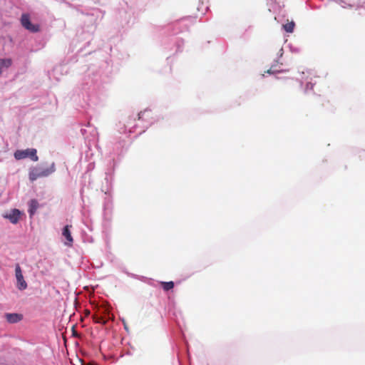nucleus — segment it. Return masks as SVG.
<instances>
[{
  "label": "nucleus",
  "instance_id": "nucleus-9",
  "mask_svg": "<svg viewBox=\"0 0 365 365\" xmlns=\"http://www.w3.org/2000/svg\"><path fill=\"white\" fill-rule=\"evenodd\" d=\"M153 113L150 110L145 109L138 115V120H148L153 118Z\"/></svg>",
  "mask_w": 365,
  "mask_h": 365
},
{
  "label": "nucleus",
  "instance_id": "nucleus-1",
  "mask_svg": "<svg viewBox=\"0 0 365 365\" xmlns=\"http://www.w3.org/2000/svg\"><path fill=\"white\" fill-rule=\"evenodd\" d=\"M54 171L53 165L50 168H44L38 166L34 168L29 172V179L31 181H34L36 179L42 177H46Z\"/></svg>",
  "mask_w": 365,
  "mask_h": 365
},
{
  "label": "nucleus",
  "instance_id": "nucleus-11",
  "mask_svg": "<svg viewBox=\"0 0 365 365\" xmlns=\"http://www.w3.org/2000/svg\"><path fill=\"white\" fill-rule=\"evenodd\" d=\"M295 27V23L293 21H289L283 24V29L288 33H292Z\"/></svg>",
  "mask_w": 365,
  "mask_h": 365
},
{
  "label": "nucleus",
  "instance_id": "nucleus-12",
  "mask_svg": "<svg viewBox=\"0 0 365 365\" xmlns=\"http://www.w3.org/2000/svg\"><path fill=\"white\" fill-rule=\"evenodd\" d=\"M162 287L165 291H169L174 287L173 282H161Z\"/></svg>",
  "mask_w": 365,
  "mask_h": 365
},
{
  "label": "nucleus",
  "instance_id": "nucleus-10",
  "mask_svg": "<svg viewBox=\"0 0 365 365\" xmlns=\"http://www.w3.org/2000/svg\"><path fill=\"white\" fill-rule=\"evenodd\" d=\"M12 64L11 58H1L0 59V75L2 73L3 68H9Z\"/></svg>",
  "mask_w": 365,
  "mask_h": 365
},
{
  "label": "nucleus",
  "instance_id": "nucleus-5",
  "mask_svg": "<svg viewBox=\"0 0 365 365\" xmlns=\"http://www.w3.org/2000/svg\"><path fill=\"white\" fill-rule=\"evenodd\" d=\"M21 217V212L17 209L12 210L9 213L4 215V217L8 219L11 223L16 224Z\"/></svg>",
  "mask_w": 365,
  "mask_h": 365
},
{
  "label": "nucleus",
  "instance_id": "nucleus-13",
  "mask_svg": "<svg viewBox=\"0 0 365 365\" xmlns=\"http://www.w3.org/2000/svg\"><path fill=\"white\" fill-rule=\"evenodd\" d=\"M93 319L95 323L102 324H105L106 323V319H104L102 317H99L96 314L93 316Z\"/></svg>",
  "mask_w": 365,
  "mask_h": 365
},
{
  "label": "nucleus",
  "instance_id": "nucleus-3",
  "mask_svg": "<svg viewBox=\"0 0 365 365\" xmlns=\"http://www.w3.org/2000/svg\"><path fill=\"white\" fill-rule=\"evenodd\" d=\"M21 24L24 28L32 33H36L40 31V26L38 24H31L28 14H23L21 15Z\"/></svg>",
  "mask_w": 365,
  "mask_h": 365
},
{
  "label": "nucleus",
  "instance_id": "nucleus-15",
  "mask_svg": "<svg viewBox=\"0 0 365 365\" xmlns=\"http://www.w3.org/2000/svg\"><path fill=\"white\" fill-rule=\"evenodd\" d=\"M278 72L277 70H276L275 68H274L273 66H272L269 69L267 70V73L271 74V73H277Z\"/></svg>",
  "mask_w": 365,
  "mask_h": 365
},
{
  "label": "nucleus",
  "instance_id": "nucleus-8",
  "mask_svg": "<svg viewBox=\"0 0 365 365\" xmlns=\"http://www.w3.org/2000/svg\"><path fill=\"white\" fill-rule=\"evenodd\" d=\"M29 205V208L28 212L29 213L30 217H32L35 214L37 209L38 208L39 204L36 200L33 199L30 200Z\"/></svg>",
  "mask_w": 365,
  "mask_h": 365
},
{
  "label": "nucleus",
  "instance_id": "nucleus-6",
  "mask_svg": "<svg viewBox=\"0 0 365 365\" xmlns=\"http://www.w3.org/2000/svg\"><path fill=\"white\" fill-rule=\"evenodd\" d=\"M71 227H72L71 225H68L65 226V227L63 228V232H62L63 236L67 240V242H65V244L68 246H71V245L73 242V239L71 236V233L70 231V228H71Z\"/></svg>",
  "mask_w": 365,
  "mask_h": 365
},
{
  "label": "nucleus",
  "instance_id": "nucleus-14",
  "mask_svg": "<svg viewBox=\"0 0 365 365\" xmlns=\"http://www.w3.org/2000/svg\"><path fill=\"white\" fill-rule=\"evenodd\" d=\"M314 84L312 83H307L306 85L305 90L307 91L308 90H312L313 89Z\"/></svg>",
  "mask_w": 365,
  "mask_h": 365
},
{
  "label": "nucleus",
  "instance_id": "nucleus-4",
  "mask_svg": "<svg viewBox=\"0 0 365 365\" xmlns=\"http://www.w3.org/2000/svg\"><path fill=\"white\" fill-rule=\"evenodd\" d=\"M15 275H16V281H17L16 287L19 290L26 289L27 288V283L24 280V278L23 274H22V271H21V267L19 266V264L16 265Z\"/></svg>",
  "mask_w": 365,
  "mask_h": 365
},
{
  "label": "nucleus",
  "instance_id": "nucleus-2",
  "mask_svg": "<svg viewBox=\"0 0 365 365\" xmlns=\"http://www.w3.org/2000/svg\"><path fill=\"white\" fill-rule=\"evenodd\" d=\"M14 158L16 160H21L26 158H31L33 161H37L38 160V158L37 156V151L34 148L17 150L14 153Z\"/></svg>",
  "mask_w": 365,
  "mask_h": 365
},
{
  "label": "nucleus",
  "instance_id": "nucleus-16",
  "mask_svg": "<svg viewBox=\"0 0 365 365\" xmlns=\"http://www.w3.org/2000/svg\"><path fill=\"white\" fill-rule=\"evenodd\" d=\"M90 314V312L88 310H86V315H88Z\"/></svg>",
  "mask_w": 365,
  "mask_h": 365
},
{
  "label": "nucleus",
  "instance_id": "nucleus-7",
  "mask_svg": "<svg viewBox=\"0 0 365 365\" xmlns=\"http://www.w3.org/2000/svg\"><path fill=\"white\" fill-rule=\"evenodd\" d=\"M5 318L8 322L14 324L20 322L23 317L21 314L17 313H8L6 314Z\"/></svg>",
  "mask_w": 365,
  "mask_h": 365
}]
</instances>
